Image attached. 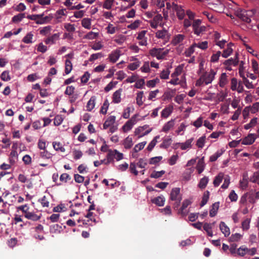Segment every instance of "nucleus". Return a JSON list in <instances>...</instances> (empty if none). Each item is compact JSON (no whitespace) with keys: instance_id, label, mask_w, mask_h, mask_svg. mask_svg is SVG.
I'll return each instance as SVG.
<instances>
[{"instance_id":"53","label":"nucleus","mask_w":259,"mask_h":259,"mask_svg":"<svg viewBox=\"0 0 259 259\" xmlns=\"http://www.w3.org/2000/svg\"><path fill=\"white\" fill-rule=\"evenodd\" d=\"M25 17L24 14H19L12 18V21L14 23L20 22Z\"/></svg>"},{"instance_id":"35","label":"nucleus","mask_w":259,"mask_h":259,"mask_svg":"<svg viewBox=\"0 0 259 259\" xmlns=\"http://www.w3.org/2000/svg\"><path fill=\"white\" fill-rule=\"evenodd\" d=\"M172 107L165 108L161 112V117L163 118H167L172 112Z\"/></svg>"},{"instance_id":"37","label":"nucleus","mask_w":259,"mask_h":259,"mask_svg":"<svg viewBox=\"0 0 259 259\" xmlns=\"http://www.w3.org/2000/svg\"><path fill=\"white\" fill-rule=\"evenodd\" d=\"M209 192L208 191H206L203 195L202 200L200 203L201 207L203 206L204 205H205L206 204V203L207 202L208 200L209 199Z\"/></svg>"},{"instance_id":"50","label":"nucleus","mask_w":259,"mask_h":259,"mask_svg":"<svg viewBox=\"0 0 259 259\" xmlns=\"http://www.w3.org/2000/svg\"><path fill=\"white\" fill-rule=\"evenodd\" d=\"M167 34V32L165 29H163L162 30H158L156 33V37L158 38L164 39Z\"/></svg>"},{"instance_id":"2","label":"nucleus","mask_w":259,"mask_h":259,"mask_svg":"<svg viewBox=\"0 0 259 259\" xmlns=\"http://www.w3.org/2000/svg\"><path fill=\"white\" fill-rule=\"evenodd\" d=\"M192 28L194 33L198 36L202 35L206 31V27L201 25V21L200 19L193 20Z\"/></svg>"},{"instance_id":"32","label":"nucleus","mask_w":259,"mask_h":259,"mask_svg":"<svg viewBox=\"0 0 259 259\" xmlns=\"http://www.w3.org/2000/svg\"><path fill=\"white\" fill-rule=\"evenodd\" d=\"M93 213L90 211L86 215V218L88 219L86 224H89L90 225H96V219L95 218H92Z\"/></svg>"},{"instance_id":"61","label":"nucleus","mask_w":259,"mask_h":259,"mask_svg":"<svg viewBox=\"0 0 259 259\" xmlns=\"http://www.w3.org/2000/svg\"><path fill=\"white\" fill-rule=\"evenodd\" d=\"M38 147L40 150H46L47 147V143L45 140L39 139L37 143Z\"/></svg>"},{"instance_id":"52","label":"nucleus","mask_w":259,"mask_h":259,"mask_svg":"<svg viewBox=\"0 0 259 259\" xmlns=\"http://www.w3.org/2000/svg\"><path fill=\"white\" fill-rule=\"evenodd\" d=\"M1 78L2 80L5 81H9L11 78L8 71H4L3 72L1 75Z\"/></svg>"},{"instance_id":"18","label":"nucleus","mask_w":259,"mask_h":259,"mask_svg":"<svg viewBox=\"0 0 259 259\" xmlns=\"http://www.w3.org/2000/svg\"><path fill=\"white\" fill-rule=\"evenodd\" d=\"M191 204L190 200L188 199L185 200L182 204V206L179 211V213H181L183 216H185L187 213L185 211V209Z\"/></svg>"},{"instance_id":"54","label":"nucleus","mask_w":259,"mask_h":259,"mask_svg":"<svg viewBox=\"0 0 259 259\" xmlns=\"http://www.w3.org/2000/svg\"><path fill=\"white\" fill-rule=\"evenodd\" d=\"M137 164L134 162H131L130 165V171L131 173L134 174L135 176L138 175V171L136 169Z\"/></svg>"},{"instance_id":"14","label":"nucleus","mask_w":259,"mask_h":259,"mask_svg":"<svg viewBox=\"0 0 259 259\" xmlns=\"http://www.w3.org/2000/svg\"><path fill=\"white\" fill-rule=\"evenodd\" d=\"M174 9L176 12L177 16L179 19H183L185 16L184 10L181 7L177 5L174 6Z\"/></svg>"},{"instance_id":"25","label":"nucleus","mask_w":259,"mask_h":259,"mask_svg":"<svg viewBox=\"0 0 259 259\" xmlns=\"http://www.w3.org/2000/svg\"><path fill=\"white\" fill-rule=\"evenodd\" d=\"M175 125L174 120H170L166 122L162 127V131L165 133L168 132Z\"/></svg>"},{"instance_id":"47","label":"nucleus","mask_w":259,"mask_h":259,"mask_svg":"<svg viewBox=\"0 0 259 259\" xmlns=\"http://www.w3.org/2000/svg\"><path fill=\"white\" fill-rule=\"evenodd\" d=\"M203 229L206 232L207 235L209 236L212 237L213 234L211 230V224L205 223L203 226Z\"/></svg>"},{"instance_id":"17","label":"nucleus","mask_w":259,"mask_h":259,"mask_svg":"<svg viewBox=\"0 0 259 259\" xmlns=\"http://www.w3.org/2000/svg\"><path fill=\"white\" fill-rule=\"evenodd\" d=\"M34 35L32 32L27 33L26 35L22 38V41L25 44H32L34 42L33 40Z\"/></svg>"},{"instance_id":"58","label":"nucleus","mask_w":259,"mask_h":259,"mask_svg":"<svg viewBox=\"0 0 259 259\" xmlns=\"http://www.w3.org/2000/svg\"><path fill=\"white\" fill-rule=\"evenodd\" d=\"M250 181L252 183L259 185V171L254 172L253 176L250 178Z\"/></svg>"},{"instance_id":"28","label":"nucleus","mask_w":259,"mask_h":259,"mask_svg":"<svg viewBox=\"0 0 259 259\" xmlns=\"http://www.w3.org/2000/svg\"><path fill=\"white\" fill-rule=\"evenodd\" d=\"M208 181V178L207 177H204L203 178L200 179V182L198 185V187L201 189H204L206 187Z\"/></svg>"},{"instance_id":"22","label":"nucleus","mask_w":259,"mask_h":259,"mask_svg":"<svg viewBox=\"0 0 259 259\" xmlns=\"http://www.w3.org/2000/svg\"><path fill=\"white\" fill-rule=\"evenodd\" d=\"M120 51L116 50L109 55V58L110 61L113 63H115L120 57Z\"/></svg>"},{"instance_id":"15","label":"nucleus","mask_w":259,"mask_h":259,"mask_svg":"<svg viewBox=\"0 0 259 259\" xmlns=\"http://www.w3.org/2000/svg\"><path fill=\"white\" fill-rule=\"evenodd\" d=\"M122 92V89L116 91L113 94L112 101L114 103H119L121 101V94Z\"/></svg>"},{"instance_id":"33","label":"nucleus","mask_w":259,"mask_h":259,"mask_svg":"<svg viewBox=\"0 0 259 259\" xmlns=\"http://www.w3.org/2000/svg\"><path fill=\"white\" fill-rule=\"evenodd\" d=\"M224 174L223 173H220L217 176H216L213 180V184L214 187H218L220 185L223 179Z\"/></svg>"},{"instance_id":"21","label":"nucleus","mask_w":259,"mask_h":259,"mask_svg":"<svg viewBox=\"0 0 259 259\" xmlns=\"http://www.w3.org/2000/svg\"><path fill=\"white\" fill-rule=\"evenodd\" d=\"M16 209L18 211H21L24 214V217H25L28 212L30 211V207L28 204H26L19 206L16 207Z\"/></svg>"},{"instance_id":"40","label":"nucleus","mask_w":259,"mask_h":259,"mask_svg":"<svg viewBox=\"0 0 259 259\" xmlns=\"http://www.w3.org/2000/svg\"><path fill=\"white\" fill-rule=\"evenodd\" d=\"M72 69V64L69 60H66L65 61V72L66 74L70 73Z\"/></svg>"},{"instance_id":"27","label":"nucleus","mask_w":259,"mask_h":259,"mask_svg":"<svg viewBox=\"0 0 259 259\" xmlns=\"http://www.w3.org/2000/svg\"><path fill=\"white\" fill-rule=\"evenodd\" d=\"M219 202H215L212 205V207L209 211V215L211 217H214L217 213L218 210L219 208Z\"/></svg>"},{"instance_id":"23","label":"nucleus","mask_w":259,"mask_h":259,"mask_svg":"<svg viewBox=\"0 0 259 259\" xmlns=\"http://www.w3.org/2000/svg\"><path fill=\"white\" fill-rule=\"evenodd\" d=\"M193 140H194V139L193 138H190V139L187 140L184 143H179L178 144L181 145V149L182 150H186L187 148H189L191 147V143Z\"/></svg>"},{"instance_id":"51","label":"nucleus","mask_w":259,"mask_h":259,"mask_svg":"<svg viewBox=\"0 0 259 259\" xmlns=\"http://www.w3.org/2000/svg\"><path fill=\"white\" fill-rule=\"evenodd\" d=\"M143 94H144V93L143 91L139 92L137 93L136 101H137V104L139 106L143 105V102L142 101V98H143Z\"/></svg>"},{"instance_id":"6","label":"nucleus","mask_w":259,"mask_h":259,"mask_svg":"<svg viewBox=\"0 0 259 259\" xmlns=\"http://www.w3.org/2000/svg\"><path fill=\"white\" fill-rule=\"evenodd\" d=\"M215 75V72L212 69H211L210 72L207 73H205L204 74H203L201 75L202 76H203V79L204 80V83L205 84H208L209 83H211L212 80L214 78V76Z\"/></svg>"},{"instance_id":"3","label":"nucleus","mask_w":259,"mask_h":259,"mask_svg":"<svg viewBox=\"0 0 259 259\" xmlns=\"http://www.w3.org/2000/svg\"><path fill=\"white\" fill-rule=\"evenodd\" d=\"M163 48H153L150 50L149 53L152 57H155L158 60L163 59L167 55L169 51H163Z\"/></svg>"},{"instance_id":"63","label":"nucleus","mask_w":259,"mask_h":259,"mask_svg":"<svg viewBox=\"0 0 259 259\" xmlns=\"http://www.w3.org/2000/svg\"><path fill=\"white\" fill-rule=\"evenodd\" d=\"M63 120V118L61 115H57L55 116L54 120V124L56 126L60 125Z\"/></svg>"},{"instance_id":"34","label":"nucleus","mask_w":259,"mask_h":259,"mask_svg":"<svg viewBox=\"0 0 259 259\" xmlns=\"http://www.w3.org/2000/svg\"><path fill=\"white\" fill-rule=\"evenodd\" d=\"M227 83V76L226 73H223L220 78L219 85L223 88Z\"/></svg>"},{"instance_id":"30","label":"nucleus","mask_w":259,"mask_h":259,"mask_svg":"<svg viewBox=\"0 0 259 259\" xmlns=\"http://www.w3.org/2000/svg\"><path fill=\"white\" fill-rule=\"evenodd\" d=\"M153 203L156 204L157 205L161 206L164 205L165 202V198L162 196H158L152 200Z\"/></svg>"},{"instance_id":"38","label":"nucleus","mask_w":259,"mask_h":259,"mask_svg":"<svg viewBox=\"0 0 259 259\" xmlns=\"http://www.w3.org/2000/svg\"><path fill=\"white\" fill-rule=\"evenodd\" d=\"M159 138H160L159 136H156L151 141V142L149 144V145L147 148V149L148 151H151L153 149V148L155 147V146L156 145V144L157 142V139H159Z\"/></svg>"},{"instance_id":"49","label":"nucleus","mask_w":259,"mask_h":259,"mask_svg":"<svg viewBox=\"0 0 259 259\" xmlns=\"http://www.w3.org/2000/svg\"><path fill=\"white\" fill-rule=\"evenodd\" d=\"M223 153V151H218L214 154L212 155L209 158V161L211 162H214L217 160V159L220 157Z\"/></svg>"},{"instance_id":"26","label":"nucleus","mask_w":259,"mask_h":259,"mask_svg":"<svg viewBox=\"0 0 259 259\" xmlns=\"http://www.w3.org/2000/svg\"><path fill=\"white\" fill-rule=\"evenodd\" d=\"M53 146L54 149L57 151H60L61 152H64L65 151V148L60 142H53Z\"/></svg>"},{"instance_id":"12","label":"nucleus","mask_w":259,"mask_h":259,"mask_svg":"<svg viewBox=\"0 0 259 259\" xmlns=\"http://www.w3.org/2000/svg\"><path fill=\"white\" fill-rule=\"evenodd\" d=\"M238 62H239L238 54L237 53H236L234 58H231L229 59L226 60L224 62V64L226 66H231V65H233L236 66L238 65Z\"/></svg>"},{"instance_id":"24","label":"nucleus","mask_w":259,"mask_h":259,"mask_svg":"<svg viewBox=\"0 0 259 259\" xmlns=\"http://www.w3.org/2000/svg\"><path fill=\"white\" fill-rule=\"evenodd\" d=\"M233 45V44L232 43H230L227 45V48L224 50L222 55L223 57L226 58L232 54L233 49H232L231 46Z\"/></svg>"},{"instance_id":"13","label":"nucleus","mask_w":259,"mask_h":259,"mask_svg":"<svg viewBox=\"0 0 259 259\" xmlns=\"http://www.w3.org/2000/svg\"><path fill=\"white\" fill-rule=\"evenodd\" d=\"M25 218L32 221H37L41 218V214L38 215L33 211H30Z\"/></svg>"},{"instance_id":"59","label":"nucleus","mask_w":259,"mask_h":259,"mask_svg":"<svg viewBox=\"0 0 259 259\" xmlns=\"http://www.w3.org/2000/svg\"><path fill=\"white\" fill-rule=\"evenodd\" d=\"M147 164V159L140 158L139 161L137 163V165L140 168H145Z\"/></svg>"},{"instance_id":"48","label":"nucleus","mask_w":259,"mask_h":259,"mask_svg":"<svg viewBox=\"0 0 259 259\" xmlns=\"http://www.w3.org/2000/svg\"><path fill=\"white\" fill-rule=\"evenodd\" d=\"M146 143L147 142L146 141H144L136 145L133 150L135 153L138 152V151L142 150L144 148Z\"/></svg>"},{"instance_id":"57","label":"nucleus","mask_w":259,"mask_h":259,"mask_svg":"<svg viewBox=\"0 0 259 259\" xmlns=\"http://www.w3.org/2000/svg\"><path fill=\"white\" fill-rule=\"evenodd\" d=\"M71 180L70 176L66 173L62 174L60 177V180L62 182L67 183L69 180Z\"/></svg>"},{"instance_id":"45","label":"nucleus","mask_w":259,"mask_h":259,"mask_svg":"<svg viewBox=\"0 0 259 259\" xmlns=\"http://www.w3.org/2000/svg\"><path fill=\"white\" fill-rule=\"evenodd\" d=\"M37 52L44 53L46 52L48 50V47L43 44L42 42L39 43L37 46Z\"/></svg>"},{"instance_id":"55","label":"nucleus","mask_w":259,"mask_h":259,"mask_svg":"<svg viewBox=\"0 0 259 259\" xmlns=\"http://www.w3.org/2000/svg\"><path fill=\"white\" fill-rule=\"evenodd\" d=\"M82 26L85 28L90 29L91 28V20L88 18H84L81 21Z\"/></svg>"},{"instance_id":"60","label":"nucleus","mask_w":259,"mask_h":259,"mask_svg":"<svg viewBox=\"0 0 259 259\" xmlns=\"http://www.w3.org/2000/svg\"><path fill=\"white\" fill-rule=\"evenodd\" d=\"M169 73L170 71L168 70V69L163 70L160 73V78L163 79H168L169 77Z\"/></svg>"},{"instance_id":"36","label":"nucleus","mask_w":259,"mask_h":259,"mask_svg":"<svg viewBox=\"0 0 259 259\" xmlns=\"http://www.w3.org/2000/svg\"><path fill=\"white\" fill-rule=\"evenodd\" d=\"M171 138H166L163 139L162 143L160 145V147L163 149H167L171 143Z\"/></svg>"},{"instance_id":"44","label":"nucleus","mask_w":259,"mask_h":259,"mask_svg":"<svg viewBox=\"0 0 259 259\" xmlns=\"http://www.w3.org/2000/svg\"><path fill=\"white\" fill-rule=\"evenodd\" d=\"M195 47H196V43H194L186 51V56L187 57H190L191 55L195 52Z\"/></svg>"},{"instance_id":"10","label":"nucleus","mask_w":259,"mask_h":259,"mask_svg":"<svg viewBox=\"0 0 259 259\" xmlns=\"http://www.w3.org/2000/svg\"><path fill=\"white\" fill-rule=\"evenodd\" d=\"M255 140V135L253 134H250L242 140V144L243 145H251L254 143Z\"/></svg>"},{"instance_id":"42","label":"nucleus","mask_w":259,"mask_h":259,"mask_svg":"<svg viewBox=\"0 0 259 259\" xmlns=\"http://www.w3.org/2000/svg\"><path fill=\"white\" fill-rule=\"evenodd\" d=\"M247 247L243 245L240 247L237 250V253L238 255L243 256L247 254Z\"/></svg>"},{"instance_id":"46","label":"nucleus","mask_w":259,"mask_h":259,"mask_svg":"<svg viewBox=\"0 0 259 259\" xmlns=\"http://www.w3.org/2000/svg\"><path fill=\"white\" fill-rule=\"evenodd\" d=\"M39 201L40 202L42 207H48L49 206L50 202L49 198L47 196H44L39 200Z\"/></svg>"},{"instance_id":"31","label":"nucleus","mask_w":259,"mask_h":259,"mask_svg":"<svg viewBox=\"0 0 259 259\" xmlns=\"http://www.w3.org/2000/svg\"><path fill=\"white\" fill-rule=\"evenodd\" d=\"M123 145L125 149H130L133 145L132 138L129 136L126 137L123 141Z\"/></svg>"},{"instance_id":"5","label":"nucleus","mask_w":259,"mask_h":259,"mask_svg":"<svg viewBox=\"0 0 259 259\" xmlns=\"http://www.w3.org/2000/svg\"><path fill=\"white\" fill-rule=\"evenodd\" d=\"M137 114L135 115L131 118V119L128 120L124 124V125L122 126V129L124 132H127V131H130L132 128L133 125L137 122Z\"/></svg>"},{"instance_id":"56","label":"nucleus","mask_w":259,"mask_h":259,"mask_svg":"<svg viewBox=\"0 0 259 259\" xmlns=\"http://www.w3.org/2000/svg\"><path fill=\"white\" fill-rule=\"evenodd\" d=\"M65 29L69 32H74L75 30L74 25L70 23H65L64 24Z\"/></svg>"},{"instance_id":"64","label":"nucleus","mask_w":259,"mask_h":259,"mask_svg":"<svg viewBox=\"0 0 259 259\" xmlns=\"http://www.w3.org/2000/svg\"><path fill=\"white\" fill-rule=\"evenodd\" d=\"M259 109V102L254 103L252 106L249 108V111L252 113H255L258 111Z\"/></svg>"},{"instance_id":"16","label":"nucleus","mask_w":259,"mask_h":259,"mask_svg":"<svg viewBox=\"0 0 259 259\" xmlns=\"http://www.w3.org/2000/svg\"><path fill=\"white\" fill-rule=\"evenodd\" d=\"M220 229L225 237H227L230 234V229L225 222H221L220 224Z\"/></svg>"},{"instance_id":"62","label":"nucleus","mask_w":259,"mask_h":259,"mask_svg":"<svg viewBox=\"0 0 259 259\" xmlns=\"http://www.w3.org/2000/svg\"><path fill=\"white\" fill-rule=\"evenodd\" d=\"M114 0H105L103 7L104 8L106 9H110L113 5Z\"/></svg>"},{"instance_id":"39","label":"nucleus","mask_w":259,"mask_h":259,"mask_svg":"<svg viewBox=\"0 0 259 259\" xmlns=\"http://www.w3.org/2000/svg\"><path fill=\"white\" fill-rule=\"evenodd\" d=\"M165 173V171L163 170L158 171L154 170L150 175V177L151 178L157 179L161 177Z\"/></svg>"},{"instance_id":"1","label":"nucleus","mask_w":259,"mask_h":259,"mask_svg":"<svg viewBox=\"0 0 259 259\" xmlns=\"http://www.w3.org/2000/svg\"><path fill=\"white\" fill-rule=\"evenodd\" d=\"M107 160L105 161V164H109L114 161V159L116 161H119L123 158V154L118 152L117 150H110L106 156Z\"/></svg>"},{"instance_id":"8","label":"nucleus","mask_w":259,"mask_h":259,"mask_svg":"<svg viewBox=\"0 0 259 259\" xmlns=\"http://www.w3.org/2000/svg\"><path fill=\"white\" fill-rule=\"evenodd\" d=\"M60 34L59 33H55L52 36L48 37L45 40V42L47 45H52L56 43V41L59 39Z\"/></svg>"},{"instance_id":"41","label":"nucleus","mask_w":259,"mask_h":259,"mask_svg":"<svg viewBox=\"0 0 259 259\" xmlns=\"http://www.w3.org/2000/svg\"><path fill=\"white\" fill-rule=\"evenodd\" d=\"M39 156L43 159H49L52 158V154L47 150H44L43 151L39 153Z\"/></svg>"},{"instance_id":"7","label":"nucleus","mask_w":259,"mask_h":259,"mask_svg":"<svg viewBox=\"0 0 259 259\" xmlns=\"http://www.w3.org/2000/svg\"><path fill=\"white\" fill-rule=\"evenodd\" d=\"M180 189L179 188H175L171 190L170 195V199L172 201L178 200L179 199H181L180 196Z\"/></svg>"},{"instance_id":"4","label":"nucleus","mask_w":259,"mask_h":259,"mask_svg":"<svg viewBox=\"0 0 259 259\" xmlns=\"http://www.w3.org/2000/svg\"><path fill=\"white\" fill-rule=\"evenodd\" d=\"M251 14H252L251 11L245 10L238 9L236 11V15L242 21L248 23L251 22V19L250 18Z\"/></svg>"},{"instance_id":"9","label":"nucleus","mask_w":259,"mask_h":259,"mask_svg":"<svg viewBox=\"0 0 259 259\" xmlns=\"http://www.w3.org/2000/svg\"><path fill=\"white\" fill-rule=\"evenodd\" d=\"M217 3L211 4V5L213 6L212 9L216 12H221L224 9L223 0H217Z\"/></svg>"},{"instance_id":"43","label":"nucleus","mask_w":259,"mask_h":259,"mask_svg":"<svg viewBox=\"0 0 259 259\" xmlns=\"http://www.w3.org/2000/svg\"><path fill=\"white\" fill-rule=\"evenodd\" d=\"M257 122V118L256 117H254L252 118L250 122L248 124H246L244 125V128L245 130H248L249 128L254 126Z\"/></svg>"},{"instance_id":"29","label":"nucleus","mask_w":259,"mask_h":259,"mask_svg":"<svg viewBox=\"0 0 259 259\" xmlns=\"http://www.w3.org/2000/svg\"><path fill=\"white\" fill-rule=\"evenodd\" d=\"M96 97L94 96L91 97L90 100L87 103V109L88 111H91L95 106L96 104Z\"/></svg>"},{"instance_id":"19","label":"nucleus","mask_w":259,"mask_h":259,"mask_svg":"<svg viewBox=\"0 0 259 259\" xmlns=\"http://www.w3.org/2000/svg\"><path fill=\"white\" fill-rule=\"evenodd\" d=\"M115 121V116H110L105 121L103 124L104 129H106L114 124Z\"/></svg>"},{"instance_id":"20","label":"nucleus","mask_w":259,"mask_h":259,"mask_svg":"<svg viewBox=\"0 0 259 259\" xmlns=\"http://www.w3.org/2000/svg\"><path fill=\"white\" fill-rule=\"evenodd\" d=\"M67 11L65 9L59 10L57 11L55 14V18L58 22H61L63 16H66Z\"/></svg>"},{"instance_id":"11","label":"nucleus","mask_w":259,"mask_h":259,"mask_svg":"<svg viewBox=\"0 0 259 259\" xmlns=\"http://www.w3.org/2000/svg\"><path fill=\"white\" fill-rule=\"evenodd\" d=\"M185 37V36L183 34H179L176 35L175 36H174L171 40V44L173 46H177L180 44V43L182 42Z\"/></svg>"}]
</instances>
